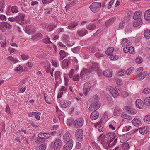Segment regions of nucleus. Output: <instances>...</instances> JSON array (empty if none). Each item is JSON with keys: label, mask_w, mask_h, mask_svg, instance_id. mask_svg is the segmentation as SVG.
Listing matches in <instances>:
<instances>
[{"label": "nucleus", "mask_w": 150, "mask_h": 150, "mask_svg": "<svg viewBox=\"0 0 150 150\" xmlns=\"http://www.w3.org/2000/svg\"><path fill=\"white\" fill-rule=\"evenodd\" d=\"M101 6V3L94 2L91 4L89 8L92 12L96 13L99 11Z\"/></svg>", "instance_id": "f257e3e1"}, {"label": "nucleus", "mask_w": 150, "mask_h": 150, "mask_svg": "<svg viewBox=\"0 0 150 150\" xmlns=\"http://www.w3.org/2000/svg\"><path fill=\"white\" fill-rule=\"evenodd\" d=\"M38 137L36 139V141L40 143L42 140L48 139L50 137V134L47 133H41L38 135Z\"/></svg>", "instance_id": "f03ea898"}, {"label": "nucleus", "mask_w": 150, "mask_h": 150, "mask_svg": "<svg viewBox=\"0 0 150 150\" xmlns=\"http://www.w3.org/2000/svg\"><path fill=\"white\" fill-rule=\"evenodd\" d=\"M12 27V25L8 23L4 22L0 23V30L2 32H5L7 29L8 30L11 29Z\"/></svg>", "instance_id": "7ed1b4c3"}, {"label": "nucleus", "mask_w": 150, "mask_h": 150, "mask_svg": "<svg viewBox=\"0 0 150 150\" xmlns=\"http://www.w3.org/2000/svg\"><path fill=\"white\" fill-rule=\"evenodd\" d=\"M149 128L147 126H144L139 129V131L141 134L144 135L146 134L149 131ZM138 129L134 130L132 133H136L137 131H138Z\"/></svg>", "instance_id": "20e7f679"}, {"label": "nucleus", "mask_w": 150, "mask_h": 150, "mask_svg": "<svg viewBox=\"0 0 150 150\" xmlns=\"http://www.w3.org/2000/svg\"><path fill=\"white\" fill-rule=\"evenodd\" d=\"M83 119L79 118L74 121L73 125L75 127L78 128L81 127L83 125Z\"/></svg>", "instance_id": "39448f33"}, {"label": "nucleus", "mask_w": 150, "mask_h": 150, "mask_svg": "<svg viewBox=\"0 0 150 150\" xmlns=\"http://www.w3.org/2000/svg\"><path fill=\"white\" fill-rule=\"evenodd\" d=\"M75 137L78 141H81L83 137V130L81 129H77L75 132Z\"/></svg>", "instance_id": "423d86ee"}, {"label": "nucleus", "mask_w": 150, "mask_h": 150, "mask_svg": "<svg viewBox=\"0 0 150 150\" xmlns=\"http://www.w3.org/2000/svg\"><path fill=\"white\" fill-rule=\"evenodd\" d=\"M73 142L72 140L68 141L64 145L63 149L64 150H70L72 148Z\"/></svg>", "instance_id": "0eeeda50"}, {"label": "nucleus", "mask_w": 150, "mask_h": 150, "mask_svg": "<svg viewBox=\"0 0 150 150\" xmlns=\"http://www.w3.org/2000/svg\"><path fill=\"white\" fill-rule=\"evenodd\" d=\"M25 15L21 13L15 17L16 22L18 24H21L23 23V21H24V18Z\"/></svg>", "instance_id": "6e6552de"}, {"label": "nucleus", "mask_w": 150, "mask_h": 150, "mask_svg": "<svg viewBox=\"0 0 150 150\" xmlns=\"http://www.w3.org/2000/svg\"><path fill=\"white\" fill-rule=\"evenodd\" d=\"M25 32L28 34H32L34 33L35 30L34 29L33 26L31 25L27 26L25 27Z\"/></svg>", "instance_id": "1a4fd4ad"}, {"label": "nucleus", "mask_w": 150, "mask_h": 150, "mask_svg": "<svg viewBox=\"0 0 150 150\" xmlns=\"http://www.w3.org/2000/svg\"><path fill=\"white\" fill-rule=\"evenodd\" d=\"M91 84L88 83H85L83 88L84 94L85 96H86L88 93L91 87Z\"/></svg>", "instance_id": "9d476101"}, {"label": "nucleus", "mask_w": 150, "mask_h": 150, "mask_svg": "<svg viewBox=\"0 0 150 150\" xmlns=\"http://www.w3.org/2000/svg\"><path fill=\"white\" fill-rule=\"evenodd\" d=\"M62 145L61 141L59 139H57L54 142V146L55 150H59Z\"/></svg>", "instance_id": "9b49d317"}, {"label": "nucleus", "mask_w": 150, "mask_h": 150, "mask_svg": "<svg viewBox=\"0 0 150 150\" xmlns=\"http://www.w3.org/2000/svg\"><path fill=\"white\" fill-rule=\"evenodd\" d=\"M130 138V135L128 133L122 135L120 138V141L121 142H123L129 140Z\"/></svg>", "instance_id": "f8f14e48"}, {"label": "nucleus", "mask_w": 150, "mask_h": 150, "mask_svg": "<svg viewBox=\"0 0 150 150\" xmlns=\"http://www.w3.org/2000/svg\"><path fill=\"white\" fill-rule=\"evenodd\" d=\"M87 30L85 29H83L80 30H78L76 34L78 37H82L84 36L87 33Z\"/></svg>", "instance_id": "ddd939ff"}, {"label": "nucleus", "mask_w": 150, "mask_h": 150, "mask_svg": "<svg viewBox=\"0 0 150 150\" xmlns=\"http://www.w3.org/2000/svg\"><path fill=\"white\" fill-rule=\"evenodd\" d=\"M71 102L62 100L60 101V106L62 108H66L71 104Z\"/></svg>", "instance_id": "4468645a"}, {"label": "nucleus", "mask_w": 150, "mask_h": 150, "mask_svg": "<svg viewBox=\"0 0 150 150\" xmlns=\"http://www.w3.org/2000/svg\"><path fill=\"white\" fill-rule=\"evenodd\" d=\"M115 133L113 132L109 133L105 135H104V136L105 137L110 140L111 142H112L115 138Z\"/></svg>", "instance_id": "2eb2a0df"}, {"label": "nucleus", "mask_w": 150, "mask_h": 150, "mask_svg": "<svg viewBox=\"0 0 150 150\" xmlns=\"http://www.w3.org/2000/svg\"><path fill=\"white\" fill-rule=\"evenodd\" d=\"M99 139L100 140V142L102 144L105 146H106L107 148H108V143L106 142V139H105L104 135L102 134L99 136Z\"/></svg>", "instance_id": "dca6fc26"}, {"label": "nucleus", "mask_w": 150, "mask_h": 150, "mask_svg": "<svg viewBox=\"0 0 150 150\" xmlns=\"http://www.w3.org/2000/svg\"><path fill=\"white\" fill-rule=\"evenodd\" d=\"M43 35L40 33H38L33 36H32L31 39L34 41H37L42 38Z\"/></svg>", "instance_id": "f3484780"}, {"label": "nucleus", "mask_w": 150, "mask_h": 150, "mask_svg": "<svg viewBox=\"0 0 150 150\" xmlns=\"http://www.w3.org/2000/svg\"><path fill=\"white\" fill-rule=\"evenodd\" d=\"M99 104H95L91 103V104L88 108L89 111H92L96 110L100 108Z\"/></svg>", "instance_id": "a211bd4d"}, {"label": "nucleus", "mask_w": 150, "mask_h": 150, "mask_svg": "<svg viewBox=\"0 0 150 150\" xmlns=\"http://www.w3.org/2000/svg\"><path fill=\"white\" fill-rule=\"evenodd\" d=\"M103 76L107 78H110L112 76V70L109 69V70H106L103 73Z\"/></svg>", "instance_id": "6ab92c4d"}, {"label": "nucleus", "mask_w": 150, "mask_h": 150, "mask_svg": "<svg viewBox=\"0 0 150 150\" xmlns=\"http://www.w3.org/2000/svg\"><path fill=\"white\" fill-rule=\"evenodd\" d=\"M90 115L91 119L92 120H95L99 117V114L96 110H93Z\"/></svg>", "instance_id": "aec40b11"}, {"label": "nucleus", "mask_w": 150, "mask_h": 150, "mask_svg": "<svg viewBox=\"0 0 150 150\" xmlns=\"http://www.w3.org/2000/svg\"><path fill=\"white\" fill-rule=\"evenodd\" d=\"M133 125L136 126H139L142 124V123L139 119L134 118L132 121Z\"/></svg>", "instance_id": "412c9836"}, {"label": "nucleus", "mask_w": 150, "mask_h": 150, "mask_svg": "<svg viewBox=\"0 0 150 150\" xmlns=\"http://www.w3.org/2000/svg\"><path fill=\"white\" fill-rule=\"evenodd\" d=\"M90 102L91 103L99 104L98 98L97 95H96L90 100Z\"/></svg>", "instance_id": "4be33fe9"}, {"label": "nucleus", "mask_w": 150, "mask_h": 150, "mask_svg": "<svg viewBox=\"0 0 150 150\" xmlns=\"http://www.w3.org/2000/svg\"><path fill=\"white\" fill-rule=\"evenodd\" d=\"M133 22V25L134 27L139 26L142 24L143 23L141 19H136Z\"/></svg>", "instance_id": "5701e85b"}, {"label": "nucleus", "mask_w": 150, "mask_h": 150, "mask_svg": "<svg viewBox=\"0 0 150 150\" xmlns=\"http://www.w3.org/2000/svg\"><path fill=\"white\" fill-rule=\"evenodd\" d=\"M141 14L142 12L140 11H138L135 12L133 16L134 19L136 20V19H141Z\"/></svg>", "instance_id": "b1692460"}, {"label": "nucleus", "mask_w": 150, "mask_h": 150, "mask_svg": "<svg viewBox=\"0 0 150 150\" xmlns=\"http://www.w3.org/2000/svg\"><path fill=\"white\" fill-rule=\"evenodd\" d=\"M130 42L126 38H125L122 40V45L123 47L128 46L129 45Z\"/></svg>", "instance_id": "393cba45"}, {"label": "nucleus", "mask_w": 150, "mask_h": 150, "mask_svg": "<svg viewBox=\"0 0 150 150\" xmlns=\"http://www.w3.org/2000/svg\"><path fill=\"white\" fill-rule=\"evenodd\" d=\"M144 18L146 21H150V9L145 11L144 14Z\"/></svg>", "instance_id": "a878e982"}, {"label": "nucleus", "mask_w": 150, "mask_h": 150, "mask_svg": "<svg viewBox=\"0 0 150 150\" xmlns=\"http://www.w3.org/2000/svg\"><path fill=\"white\" fill-rule=\"evenodd\" d=\"M100 68V65L98 63H94L93 64L91 67V69L93 71H96Z\"/></svg>", "instance_id": "bb28decb"}, {"label": "nucleus", "mask_w": 150, "mask_h": 150, "mask_svg": "<svg viewBox=\"0 0 150 150\" xmlns=\"http://www.w3.org/2000/svg\"><path fill=\"white\" fill-rule=\"evenodd\" d=\"M147 75V73L146 71L142 72L140 73L138 76L139 79H143Z\"/></svg>", "instance_id": "cd10ccee"}, {"label": "nucleus", "mask_w": 150, "mask_h": 150, "mask_svg": "<svg viewBox=\"0 0 150 150\" xmlns=\"http://www.w3.org/2000/svg\"><path fill=\"white\" fill-rule=\"evenodd\" d=\"M136 106L140 109L143 108V101L140 99H137L136 101Z\"/></svg>", "instance_id": "c85d7f7f"}, {"label": "nucleus", "mask_w": 150, "mask_h": 150, "mask_svg": "<svg viewBox=\"0 0 150 150\" xmlns=\"http://www.w3.org/2000/svg\"><path fill=\"white\" fill-rule=\"evenodd\" d=\"M144 35L146 39H149L150 38V30L148 29L145 30L144 32Z\"/></svg>", "instance_id": "c756f323"}, {"label": "nucleus", "mask_w": 150, "mask_h": 150, "mask_svg": "<svg viewBox=\"0 0 150 150\" xmlns=\"http://www.w3.org/2000/svg\"><path fill=\"white\" fill-rule=\"evenodd\" d=\"M78 25V23L76 22L71 23L68 26V28L70 30H73Z\"/></svg>", "instance_id": "7c9ffc66"}, {"label": "nucleus", "mask_w": 150, "mask_h": 150, "mask_svg": "<svg viewBox=\"0 0 150 150\" xmlns=\"http://www.w3.org/2000/svg\"><path fill=\"white\" fill-rule=\"evenodd\" d=\"M116 20V18L113 17L111 18L106 21L105 23V25L106 26H108L109 24H111L113 23Z\"/></svg>", "instance_id": "2f4dec72"}, {"label": "nucleus", "mask_w": 150, "mask_h": 150, "mask_svg": "<svg viewBox=\"0 0 150 150\" xmlns=\"http://www.w3.org/2000/svg\"><path fill=\"white\" fill-rule=\"evenodd\" d=\"M71 135L69 133H66L63 136V139L64 142L70 140Z\"/></svg>", "instance_id": "473e14b6"}, {"label": "nucleus", "mask_w": 150, "mask_h": 150, "mask_svg": "<svg viewBox=\"0 0 150 150\" xmlns=\"http://www.w3.org/2000/svg\"><path fill=\"white\" fill-rule=\"evenodd\" d=\"M114 48L113 47H110L106 50L105 53L108 55H109L113 52Z\"/></svg>", "instance_id": "72a5a7b5"}, {"label": "nucleus", "mask_w": 150, "mask_h": 150, "mask_svg": "<svg viewBox=\"0 0 150 150\" xmlns=\"http://www.w3.org/2000/svg\"><path fill=\"white\" fill-rule=\"evenodd\" d=\"M59 54L60 55L61 57L59 59L60 60H62L65 57L66 55V53L64 50H61L59 53Z\"/></svg>", "instance_id": "f704fd0d"}, {"label": "nucleus", "mask_w": 150, "mask_h": 150, "mask_svg": "<svg viewBox=\"0 0 150 150\" xmlns=\"http://www.w3.org/2000/svg\"><path fill=\"white\" fill-rule=\"evenodd\" d=\"M0 43L2 47H4L6 44V39L4 36H2L1 37Z\"/></svg>", "instance_id": "c9c22d12"}, {"label": "nucleus", "mask_w": 150, "mask_h": 150, "mask_svg": "<svg viewBox=\"0 0 150 150\" xmlns=\"http://www.w3.org/2000/svg\"><path fill=\"white\" fill-rule=\"evenodd\" d=\"M110 93L115 98H117L119 95V93L115 89H113V91H112V92Z\"/></svg>", "instance_id": "e433bc0d"}, {"label": "nucleus", "mask_w": 150, "mask_h": 150, "mask_svg": "<svg viewBox=\"0 0 150 150\" xmlns=\"http://www.w3.org/2000/svg\"><path fill=\"white\" fill-rule=\"evenodd\" d=\"M81 72L84 73L85 74H86L88 75V74L91 73L92 72V71L91 68L89 69L84 68Z\"/></svg>", "instance_id": "4c0bfd02"}, {"label": "nucleus", "mask_w": 150, "mask_h": 150, "mask_svg": "<svg viewBox=\"0 0 150 150\" xmlns=\"http://www.w3.org/2000/svg\"><path fill=\"white\" fill-rule=\"evenodd\" d=\"M69 61L66 59H65L63 61L62 64V67L63 69L65 67H67L69 65Z\"/></svg>", "instance_id": "58836bf2"}, {"label": "nucleus", "mask_w": 150, "mask_h": 150, "mask_svg": "<svg viewBox=\"0 0 150 150\" xmlns=\"http://www.w3.org/2000/svg\"><path fill=\"white\" fill-rule=\"evenodd\" d=\"M96 26L93 23H90L88 24L86 28L89 30H93L96 28Z\"/></svg>", "instance_id": "ea45409f"}, {"label": "nucleus", "mask_w": 150, "mask_h": 150, "mask_svg": "<svg viewBox=\"0 0 150 150\" xmlns=\"http://www.w3.org/2000/svg\"><path fill=\"white\" fill-rule=\"evenodd\" d=\"M88 75L86 74H85L84 73L81 72L80 74V77L84 81L88 78Z\"/></svg>", "instance_id": "a19ab883"}, {"label": "nucleus", "mask_w": 150, "mask_h": 150, "mask_svg": "<svg viewBox=\"0 0 150 150\" xmlns=\"http://www.w3.org/2000/svg\"><path fill=\"white\" fill-rule=\"evenodd\" d=\"M56 26L53 25L52 24H50L48 27V30L50 32L53 30L55 28H56Z\"/></svg>", "instance_id": "79ce46f5"}, {"label": "nucleus", "mask_w": 150, "mask_h": 150, "mask_svg": "<svg viewBox=\"0 0 150 150\" xmlns=\"http://www.w3.org/2000/svg\"><path fill=\"white\" fill-rule=\"evenodd\" d=\"M144 104L147 106L150 105V97H148L146 98L144 100Z\"/></svg>", "instance_id": "37998d69"}, {"label": "nucleus", "mask_w": 150, "mask_h": 150, "mask_svg": "<svg viewBox=\"0 0 150 150\" xmlns=\"http://www.w3.org/2000/svg\"><path fill=\"white\" fill-rule=\"evenodd\" d=\"M143 120L146 123L150 124V115L145 116L144 117Z\"/></svg>", "instance_id": "c03bdc74"}, {"label": "nucleus", "mask_w": 150, "mask_h": 150, "mask_svg": "<svg viewBox=\"0 0 150 150\" xmlns=\"http://www.w3.org/2000/svg\"><path fill=\"white\" fill-rule=\"evenodd\" d=\"M13 13H16L18 12V8L16 6H13L11 8Z\"/></svg>", "instance_id": "a18cd8bd"}, {"label": "nucleus", "mask_w": 150, "mask_h": 150, "mask_svg": "<svg viewBox=\"0 0 150 150\" xmlns=\"http://www.w3.org/2000/svg\"><path fill=\"white\" fill-rule=\"evenodd\" d=\"M80 47L79 46H77L75 48H72L71 50L74 53H77L79 51Z\"/></svg>", "instance_id": "49530a36"}, {"label": "nucleus", "mask_w": 150, "mask_h": 150, "mask_svg": "<svg viewBox=\"0 0 150 150\" xmlns=\"http://www.w3.org/2000/svg\"><path fill=\"white\" fill-rule=\"evenodd\" d=\"M121 116L122 118L125 119H130V116L128 115L125 112H122L121 115Z\"/></svg>", "instance_id": "de8ad7c7"}, {"label": "nucleus", "mask_w": 150, "mask_h": 150, "mask_svg": "<svg viewBox=\"0 0 150 150\" xmlns=\"http://www.w3.org/2000/svg\"><path fill=\"white\" fill-rule=\"evenodd\" d=\"M15 70L16 71L22 72L23 71V67L21 65H19L16 68Z\"/></svg>", "instance_id": "09e8293b"}, {"label": "nucleus", "mask_w": 150, "mask_h": 150, "mask_svg": "<svg viewBox=\"0 0 150 150\" xmlns=\"http://www.w3.org/2000/svg\"><path fill=\"white\" fill-rule=\"evenodd\" d=\"M143 93L145 94L149 95L150 94V88H145L143 91Z\"/></svg>", "instance_id": "8fccbe9b"}, {"label": "nucleus", "mask_w": 150, "mask_h": 150, "mask_svg": "<svg viewBox=\"0 0 150 150\" xmlns=\"http://www.w3.org/2000/svg\"><path fill=\"white\" fill-rule=\"evenodd\" d=\"M50 38L47 37L45 39H43V41L45 44H50L51 43V42L50 40Z\"/></svg>", "instance_id": "3c124183"}, {"label": "nucleus", "mask_w": 150, "mask_h": 150, "mask_svg": "<svg viewBox=\"0 0 150 150\" xmlns=\"http://www.w3.org/2000/svg\"><path fill=\"white\" fill-rule=\"evenodd\" d=\"M46 145L45 144H41L39 146L38 150H45L46 149Z\"/></svg>", "instance_id": "603ef678"}, {"label": "nucleus", "mask_w": 150, "mask_h": 150, "mask_svg": "<svg viewBox=\"0 0 150 150\" xmlns=\"http://www.w3.org/2000/svg\"><path fill=\"white\" fill-rule=\"evenodd\" d=\"M126 74L125 70H121L118 73V75L119 76H122L125 75Z\"/></svg>", "instance_id": "864d4df0"}, {"label": "nucleus", "mask_w": 150, "mask_h": 150, "mask_svg": "<svg viewBox=\"0 0 150 150\" xmlns=\"http://www.w3.org/2000/svg\"><path fill=\"white\" fill-rule=\"evenodd\" d=\"M6 14L8 15H10L13 13L11 8V7H8V8L6 10Z\"/></svg>", "instance_id": "5fc2aeb1"}, {"label": "nucleus", "mask_w": 150, "mask_h": 150, "mask_svg": "<svg viewBox=\"0 0 150 150\" xmlns=\"http://www.w3.org/2000/svg\"><path fill=\"white\" fill-rule=\"evenodd\" d=\"M104 137L105 136H104ZM104 137L105 139L106 140L105 141L106 142L108 143V147H112V144H110V143L111 142L110 141V140H109V139H108L105 137Z\"/></svg>", "instance_id": "6e6d98bb"}, {"label": "nucleus", "mask_w": 150, "mask_h": 150, "mask_svg": "<svg viewBox=\"0 0 150 150\" xmlns=\"http://www.w3.org/2000/svg\"><path fill=\"white\" fill-rule=\"evenodd\" d=\"M143 59L140 57H137L136 59V62L138 64H140L142 62Z\"/></svg>", "instance_id": "4d7b16f0"}, {"label": "nucleus", "mask_w": 150, "mask_h": 150, "mask_svg": "<svg viewBox=\"0 0 150 150\" xmlns=\"http://www.w3.org/2000/svg\"><path fill=\"white\" fill-rule=\"evenodd\" d=\"M131 108V107L130 106H126L124 108V109L126 112L128 114H129V112L130 111V109Z\"/></svg>", "instance_id": "13d9d810"}, {"label": "nucleus", "mask_w": 150, "mask_h": 150, "mask_svg": "<svg viewBox=\"0 0 150 150\" xmlns=\"http://www.w3.org/2000/svg\"><path fill=\"white\" fill-rule=\"evenodd\" d=\"M131 108V107L130 106H126L124 108V109L126 112L128 114H129V112L130 111V109Z\"/></svg>", "instance_id": "bf43d9fd"}, {"label": "nucleus", "mask_w": 150, "mask_h": 150, "mask_svg": "<svg viewBox=\"0 0 150 150\" xmlns=\"http://www.w3.org/2000/svg\"><path fill=\"white\" fill-rule=\"evenodd\" d=\"M114 115L115 116H117L120 115V112L117 109L115 108L114 113Z\"/></svg>", "instance_id": "052dcab7"}, {"label": "nucleus", "mask_w": 150, "mask_h": 150, "mask_svg": "<svg viewBox=\"0 0 150 150\" xmlns=\"http://www.w3.org/2000/svg\"><path fill=\"white\" fill-rule=\"evenodd\" d=\"M45 100L46 103L48 104H51V102L50 98L49 99L48 97H47L46 96H44Z\"/></svg>", "instance_id": "680f3d73"}, {"label": "nucleus", "mask_w": 150, "mask_h": 150, "mask_svg": "<svg viewBox=\"0 0 150 150\" xmlns=\"http://www.w3.org/2000/svg\"><path fill=\"white\" fill-rule=\"evenodd\" d=\"M8 59L11 61H13L14 63L18 62V60L16 59L13 58L12 56L9 57Z\"/></svg>", "instance_id": "e2e57ef3"}, {"label": "nucleus", "mask_w": 150, "mask_h": 150, "mask_svg": "<svg viewBox=\"0 0 150 150\" xmlns=\"http://www.w3.org/2000/svg\"><path fill=\"white\" fill-rule=\"evenodd\" d=\"M123 146L124 147V149H128L129 148V144L127 143H124L122 144Z\"/></svg>", "instance_id": "0e129e2a"}, {"label": "nucleus", "mask_w": 150, "mask_h": 150, "mask_svg": "<svg viewBox=\"0 0 150 150\" xmlns=\"http://www.w3.org/2000/svg\"><path fill=\"white\" fill-rule=\"evenodd\" d=\"M110 58L111 60H116L117 59V56H114L113 54L111 55L110 56Z\"/></svg>", "instance_id": "69168bd1"}, {"label": "nucleus", "mask_w": 150, "mask_h": 150, "mask_svg": "<svg viewBox=\"0 0 150 150\" xmlns=\"http://www.w3.org/2000/svg\"><path fill=\"white\" fill-rule=\"evenodd\" d=\"M21 57L22 59L24 60H26L29 58L28 56L24 54L21 55Z\"/></svg>", "instance_id": "338daca9"}, {"label": "nucleus", "mask_w": 150, "mask_h": 150, "mask_svg": "<svg viewBox=\"0 0 150 150\" xmlns=\"http://www.w3.org/2000/svg\"><path fill=\"white\" fill-rule=\"evenodd\" d=\"M95 55L97 58H100L103 56L102 53L99 52H98L97 53H96Z\"/></svg>", "instance_id": "774afa93"}]
</instances>
